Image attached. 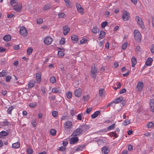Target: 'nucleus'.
Returning <instances> with one entry per match:
<instances>
[{
    "label": "nucleus",
    "mask_w": 154,
    "mask_h": 154,
    "mask_svg": "<svg viewBox=\"0 0 154 154\" xmlns=\"http://www.w3.org/2000/svg\"><path fill=\"white\" fill-rule=\"evenodd\" d=\"M97 72V69L96 67L95 64L91 65V74L92 78H95Z\"/></svg>",
    "instance_id": "obj_1"
},
{
    "label": "nucleus",
    "mask_w": 154,
    "mask_h": 154,
    "mask_svg": "<svg viewBox=\"0 0 154 154\" xmlns=\"http://www.w3.org/2000/svg\"><path fill=\"white\" fill-rule=\"evenodd\" d=\"M73 125L72 122L70 121L66 122L63 125V127L65 130H69L72 127Z\"/></svg>",
    "instance_id": "obj_2"
},
{
    "label": "nucleus",
    "mask_w": 154,
    "mask_h": 154,
    "mask_svg": "<svg viewBox=\"0 0 154 154\" xmlns=\"http://www.w3.org/2000/svg\"><path fill=\"white\" fill-rule=\"evenodd\" d=\"M134 37L135 40L137 42H140L141 41V36L140 33L137 30H134Z\"/></svg>",
    "instance_id": "obj_3"
},
{
    "label": "nucleus",
    "mask_w": 154,
    "mask_h": 154,
    "mask_svg": "<svg viewBox=\"0 0 154 154\" xmlns=\"http://www.w3.org/2000/svg\"><path fill=\"white\" fill-rule=\"evenodd\" d=\"M135 19L138 24L139 25V26L142 29L144 28V26L143 23V22L141 18L140 17L138 16H136Z\"/></svg>",
    "instance_id": "obj_4"
},
{
    "label": "nucleus",
    "mask_w": 154,
    "mask_h": 154,
    "mask_svg": "<svg viewBox=\"0 0 154 154\" xmlns=\"http://www.w3.org/2000/svg\"><path fill=\"white\" fill-rule=\"evenodd\" d=\"M82 131L81 130L80 128L79 127L74 130L72 133L71 136H79L82 134Z\"/></svg>",
    "instance_id": "obj_5"
},
{
    "label": "nucleus",
    "mask_w": 154,
    "mask_h": 154,
    "mask_svg": "<svg viewBox=\"0 0 154 154\" xmlns=\"http://www.w3.org/2000/svg\"><path fill=\"white\" fill-rule=\"evenodd\" d=\"M19 32L20 35L23 36H26L28 34L27 30L24 26L20 28Z\"/></svg>",
    "instance_id": "obj_6"
},
{
    "label": "nucleus",
    "mask_w": 154,
    "mask_h": 154,
    "mask_svg": "<svg viewBox=\"0 0 154 154\" xmlns=\"http://www.w3.org/2000/svg\"><path fill=\"white\" fill-rule=\"evenodd\" d=\"M143 87V84L142 82H138L136 89L137 91H141Z\"/></svg>",
    "instance_id": "obj_7"
},
{
    "label": "nucleus",
    "mask_w": 154,
    "mask_h": 154,
    "mask_svg": "<svg viewBox=\"0 0 154 154\" xmlns=\"http://www.w3.org/2000/svg\"><path fill=\"white\" fill-rule=\"evenodd\" d=\"M52 41V39L51 37H46L45 38L44 42L45 44L49 45L51 44Z\"/></svg>",
    "instance_id": "obj_8"
},
{
    "label": "nucleus",
    "mask_w": 154,
    "mask_h": 154,
    "mask_svg": "<svg viewBox=\"0 0 154 154\" xmlns=\"http://www.w3.org/2000/svg\"><path fill=\"white\" fill-rule=\"evenodd\" d=\"M122 17L124 20L127 21L129 20V12L125 11L124 12Z\"/></svg>",
    "instance_id": "obj_9"
},
{
    "label": "nucleus",
    "mask_w": 154,
    "mask_h": 154,
    "mask_svg": "<svg viewBox=\"0 0 154 154\" xmlns=\"http://www.w3.org/2000/svg\"><path fill=\"white\" fill-rule=\"evenodd\" d=\"M22 8V5L21 3L17 4L14 7L13 9L14 10L17 12H20Z\"/></svg>",
    "instance_id": "obj_10"
},
{
    "label": "nucleus",
    "mask_w": 154,
    "mask_h": 154,
    "mask_svg": "<svg viewBox=\"0 0 154 154\" xmlns=\"http://www.w3.org/2000/svg\"><path fill=\"white\" fill-rule=\"evenodd\" d=\"M79 127L82 131V132H85L89 129V126L87 125H80Z\"/></svg>",
    "instance_id": "obj_11"
},
{
    "label": "nucleus",
    "mask_w": 154,
    "mask_h": 154,
    "mask_svg": "<svg viewBox=\"0 0 154 154\" xmlns=\"http://www.w3.org/2000/svg\"><path fill=\"white\" fill-rule=\"evenodd\" d=\"M102 152L103 154H107L109 152V147L107 146H104L102 148Z\"/></svg>",
    "instance_id": "obj_12"
},
{
    "label": "nucleus",
    "mask_w": 154,
    "mask_h": 154,
    "mask_svg": "<svg viewBox=\"0 0 154 154\" xmlns=\"http://www.w3.org/2000/svg\"><path fill=\"white\" fill-rule=\"evenodd\" d=\"M79 140L78 137H74L71 138L69 140V143L71 144H74L77 143Z\"/></svg>",
    "instance_id": "obj_13"
},
{
    "label": "nucleus",
    "mask_w": 154,
    "mask_h": 154,
    "mask_svg": "<svg viewBox=\"0 0 154 154\" xmlns=\"http://www.w3.org/2000/svg\"><path fill=\"white\" fill-rule=\"evenodd\" d=\"M63 33L66 35L69 32L70 30V28L68 26H65L63 27Z\"/></svg>",
    "instance_id": "obj_14"
},
{
    "label": "nucleus",
    "mask_w": 154,
    "mask_h": 154,
    "mask_svg": "<svg viewBox=\"0 0 154 154\" xmlns=\"http://www.w3.org/2000/svg\"><path fill=\"white\" fill-rule=\"evenodd\" d=\"M76 7L78 12L81 13L83 14L84 10L80 5L76 4Z\"/></svg>",
    "instance_id": "obj_15"
},
{
    "label": "nucleus",
    "mask_w": 154,
    "mask_h": 154,
    "mask_svg": "<svg viewBox=\"0 0 154 154\" xmlns=\"http://www.w3.org/2000/svg\"><path fill=\"white\" fill-rule=\"evenodd\" d=\"M37 82L39 83L41 81V74L40 72L37 73L36 74Z\"/></svg>",
    "instance_id": "obj_16"
},
{
    "label": "nucleus",
    "mask_w": 154,
    "mask_h": 154,
    "mask_svg": "<svg viewBox=\"0 0 154 154\" xmlns=\"http://www.w3.org/2000/svg\"><path fill=\"white\" fill-rule=\"evenodd\" d=\"M152 60H153L152 58L149 57L146 61L145 64L148 66L151 65Z\"/></svg>",
    "instance_id": "obj_17"
},
{
    "label": "nucleus",
    "mask_w": 154,
    "mask_h": 154,
    "mask_svg": "<svg viewBox=\"0 0 154 154\" xmlns=\"http://www.w3.org/2000/svg\"><path fill=\"white\" fill-rule=\"evenodd\" d=\"M150 106L151 111L152 112H154V99H152L150 100Z\"/></svg>",
    "instance_id": "obj_18"
},
{
    "label": "nucleus",
    "mask_w": 154,
    "mask_h": 154,
    "mask_svg": "<svg viewBox=\"0 0 154 154\" xmlns=\"http://www.w3.org/2000/svg\"><path fill=\"white\" fill-rule=\"evenodd\" d=\"M85 145L84 144L78 145L75 151L78 152L82 151L85 148Z\"/></svg>",
    "instance_id": "obj_19"
},
{
    "label": "nucleus",
    "mask_w": 154,
    "mask_h": 154,
    "mask_svg": "<svg viewBox=\"0 0 154 154\" xmlns=\"http://www.w3.org/2000/svg\"><path fill=\"white\" fill-rule=\"evenodd\" d=\"M123 99V98L122 97H117L114 100V101L115 102V103L116 104H117L118 103H119L121 101H122V100Z\"/></svg>",
    "instance_id": "obj_20"
},
{
    "label": "nucleus",
    "mask_w": 154,
    "mask_h": 154,
    "mask_svg": "<svg viewBox=\"0 0 154 154\" xmlns=\"http://www.w3.org/2000/svg\"><path fill=\"white\" fill-rule=\"evenodd\" d=\"M81 90L80 88L77 89L75 92V95L78 97H80L81 95Z\"/></svg>",
    "instance_id": "obj_21"
},
{
    "label": "nucleus",
    "mask_w": 154,
    "mask_h": 154,
    "mask_svg": "<svg viewBox=\"0 0 154 154\" xmlns=\"http://www.w3.org/2000/svg\"><path fill=\"white\" fill-rule=\"evenodd\" d=\"M100 114V111H96L91 116V117L92 119H95Z\"/></svg>",
    "instance_id": "obj_22"
},
{
    "label": "nucleus",
    "mask_w": 154,
    "mask_h": 154,
    "mask_svg": "<svg viewBox=\"0 0 154 154\" xmlns=\"http://www.w3.org/2000/svg\"><path fill=\"white\" fill-rule=\"evenodd\" d=\"M3 39L5 41L8 42L11 40V36L9 35H7L4 36Z\"/></svg>",
    "instance_id": "obj_23"
},
{
    "label": "nucleus",
    "mask_w": 154,
    "mask_h": 154,
    "mask_svg": "<svg viewBox=\"0 0 154 154\" xmlns=\"http://www.w3.org/2000/svg\"><path fill=\"white\" fill-rule=\"evenodd\" d=\"M99 31V29L96 26L94 27L91 29V32L94 34L98 33Z\"/></svg>",
    "instance_id": "obj_24"
},
{
    "label": "nucleus",
    "mask_w": 154,
    "mask_h": 154,
    "mask_svg": "<svg viewBox=\"0 0 154 154\" xmlns=\"http://www.w3.org/2000/svg\"><path fill=\"white\" fill-rule=\"evenodd\" d=\"M71 39L73 42H77L79 40L78 36L76 35L72 36L71 37Z\"/></svg>",
    "instance_id": "obj_25"
},
{
    "label": "nucleus",
    "mask_w": 154,
    "mask_h": 154,
    "mask_svg": "<svg viewBox=\"0 0 154 154\" xmlns=\"http://www.w3.org/2000/svg\"><path fill=\"white\" fill-rule=\"evenodd\" d=\"M131 61L132 64L131 66L132 67H134L137 63L136 58L135 57H133L131 59Z\"/></svg>",
    "instance_id": "obj_26"
},
{
    "label": "nucleus",
    "mask_w": 154,
    "mask_h": 154,
    "mask_svg": "<svg viewBox=\"0 0 154 154\" xmlns=\"http://www.w3.org/2000/svg\"><path fill=\"white\" fill-rule=\"evenodd\" d=\"M35 82L32 81H30L29 82L28 85V88H31L34 87L35 85Z\"/></svg>",
    "instance_id": "obj_27"
},
{
    "label": "nucleus",
    "mask_w": 154,
    "mask_h": 154,
    "mask_svg": "<svg viewBox=\"0 0 154 154\" xmlns=\"http://www.w3.org/2000/svg\"><path fill=\"white\" fill-rule=\"evenodd\" d=\"M20 146V143L17 142L12 144V147L13 148H19Z\"/></svg>",
    "instance_id": "obj_28"
},
{
    "label": "nucleus",
    "mask_w": 154,
    "mask_h": 154,
    "mask_svg": "<svg viewBox=\"0 0 154 154\" xmlns=\"http://www.w3.org/2000/svg\"><path fill=\"white\" fill-rule=\"evenodd\" d=\"M105 34L106 33L104 31H101L99 38L100 39L103 38L105 36Z\"/></svg>",
    "instance_id": "obj_29"
},
{
    "label": "nucleus",
    "mask_w": 154,
    "mask_h": 154,
    "mask_svg": "<svg viewBox=\"0 0 154 154\" xmlns=\"http://www.w3.org/2000/svg\"><path fill=\"white\" fill-rule=\"evenodd\" d=\"M52 91L54 93H60V91L58 89V88H53L52 90Z\"/></svg>",
    "instance_id": "obj_30"
},
{
    "label": "nucleus",
    "mask_w": 154,
    "mask_h": 154,
    "mask_svg": "<svg viewBox=\"0 0 154 154\" xmlns=\"http://www.w3.org/2000/svg\"><path fill=\"white\" fill-rule=\"evenodd\" d=\"M90 98V96L88 95L83 96L82 100L84 101H87L89 100Z\"/></svg>",
    "instance_id": "obj_31"
},
{
    "label": "nucleus",
    "mask_w": 154,
    "mask_h": 154,
    "mask_svg": "<svg viewBox=\"0 0 154 154\" xmlns=\"http://www.w3.org/2000/svg\"><path fill=\"white\" fill-rule=\"evenodd\" d=\"M51 7V5L49 4H48L45 5L43 8L44 11H46L49 9Z\"/></svg>",
    "instance_id": "obj_32"
},
{
    "label": "nucleus",
    "mask_w": 154,
    "mask_h": 154,
    "mask_svg": "<svg viewBox=\"0 0 154 154\" xmlns=\"http://www.w3.org/2000/svg\"><path fill=\"white\" fill-rule=\"evenodd\" d=\"M130 122L129 121V120L127 119L126 120H125L124 121V122L122 123V125L126 126L129 124H130Z\"/></svg>",
    "instance_id": "obj_33"
},
{
    "label": "nucleus",
    "mask_w": 154,
    "mask_h": 154,
    "mask_svg": "<svg viewBox=\"0 0 154 154\" xmlns=\"http://www.w3.org/2000/svg\"><path fill=\"white\" fill-rule=\"evenodd\" d=\"M67 98L68 99H70L71 98L72 96V94L70 91H68L66 93Z\"/></svg>",
    "instance_id": "obj_34"
},
{
    "label": "nucleus",
    "mask_w": 154,
    "mask_h": 154,
    "mask_svg": "<svg viewBox=\"0 0 154 154\" xmlns=\"http://www.w3.org/2000/svg\"><path fill=\"white\" fill-rule=\"evenodd\" d=\"M108 22L106 21H104L101 24V27L102 28H104L107 25Z\"/></svg>",
    "instance_id": "obj_35"
},
{
    "label": "nucleus",
    "mask_w": 154,
    "mask_h": 154,
    "mask_svg": "<svg viewBox=\"0 0 154 154\" xmlns=\"http://www.w3.org/2000/svg\"><path fill=\"white\" fill-rule=\"evenodd\" d=\"M50 133L53 136H55L56 134V131L54 129H52L51 130Z\"/></svg>",
    "instance_id": "obj_36"
},
{
    "label": "nucleus",
    "mask_w": 154,
    "mask_h": 154,
    "mask_svg": "<svg viewBox=\"0 0 154 154\" xmlns=\"http://www.w3.org/2000/svg\"><path fill=\"white\" fill-rule=\"evenodd\" d=\"M32 49L31 48H28L27 51V54L28 55H30L32 52Z\"/></svg>",
    "instance_id": "obj_37"
},
{
    "label": "nucleus",
    "mask_w": 154,
    "mask_h": 154,
    "mask_svg": "<svg viewBox=\"0 0 154 154\" xmlns=\"http://www.w3.org/2000/svg\"><path fill=\"white\" fill-rule=\"evenodd\" d=\"M50 81L52 83H54L56 82V78L54 76H52L50 79Z\"/></svg>",
    "instance_id": "obj_38"
},
{
    "label": "nucleus",
    "mask_w": 154,
    "mask_h": 154,
    "mask_svg": "<svg viewBox=\"0 0 154 154\" xmlns=\"http://www.w3.org/2000/svg\"><path fill=\"white\" fill-rule=\"evenodd\" d=\"M104 89L103 88H101L99 90V94L100 97H102L103 96V94L104 92Z\"/></svg>",
    "instance_id": "obj_39"
},
{
    "label": "nucleus",
    "mask_w": 154,
    "mask_h": 154,
    "mask_svg": "<svg viewBox=\"0 0 154 154\" xmlns=\"http://www.w3.org/2000/svg\"><path fill=\"white\" fill-rule=\"evenodd\" d=\"M6 76V73L5 71L3 70L0 72V77H4Z\"/></svg>",
    "instance_id": "obj_40"
},
{
    "label": "nucleus",
    "mask_w": 154,
    "mask_h": 154,
    "mask_svg": "<svg viewBox=\"0 0 154 154\" xmlns=\"http://www.w3.org/2000/svg\"><path fill=\"white\" fill-rule=\"evenodd\" d=\"M57 54L60 57H63L64 55L63 51H58Z\"/></svg>",
    "instance_id": "obj_41"
},
{
    "label": "nucleus",
    "mask_w": 154,
    "mask_h": 154,
    "mask_svg": "<svg viewBox=\"0 0 154 154\" xmlns=\"http://www.w3.org/2000/svg\"><path fill=\"white\" fill-rule=\"evenodd\" d=\"M65 39L64 38H62L60 41V44L61 45H64L65 44Z\"/></svg>",
    "instance_id": "obj_42"
},
{
    "label": "nucleus",
    "mask_w": 154,
    "mask_h": 154,
    "mask_svg": "<svg viewBox=\"0 0 154 154\" xmlns=\"http://www.w3.org/2000/svg\"><path fill=\"white\" fill-rule=\"evenodd\" d=\"M115 125V124H113L109 126L107 128V131H109L112 129L114 127Z\"/></svg>",
    "instance_id": "obj_43"
},
{
    "label": "nucleus",
    "mask_w": 154,
    "mask_h": 154,
    "mask_svg": "<svg viewBox=\"0 0 154 154\" xmlns=\"http://www.w3.org/2000/svg\"><path fill=\"white\" fill-rule=\"evenodd\" d=\"M1 133L3 137L5 136H7L8 135V133L5 131H2L0 132Z\"/></svg>",
    "instance_id": "obj_44"
},
{
    "label": "nucleus",
    "mask_w": 154,
    "mask_h": 154,
    "mask_svg": "<svg viewBox=\"0 0 154 154\" xmlns=\"http://www.w3.org/2000/svg\"><path fill=\"white\" fill-rule=\"evenodd\" d=\"M13 109V106H11L8 108L7 112L9 114H11V112Z\"/></svg>",
    "instance_id": "obj_45"
},
{
    "label": "nucleus",
    "mask_w": 154,
    "mask_h": 154,
    "mask_svg": "<svg viewBox=\"0 0 154 154\" xmlns=\"http://www.w3.org/2000/svg\"><path fill=\"white\" fill-rule=\"evenodd\" d=\"M33 150L32 148H28L27 149V152L28 154H31Z\"/></svg>",
    "instance_id": "obj_46"
},
{
    "label": "nucleus",
    "mask_w": 154,
    "mask_h": 154,
    "mask_svg": "<svg viewBox=\"0 0 154 154\" xmlns=\"http://www.w3.org/2000/svg\"><path fill=\"white\" fill-rule=\"evenodd\" d=\"M11 5L13 7H14L17 5L16 2L15 0H11Z\"/></svg>",
    "instance_id": "obj_47"
},
{
    "label": "nucleus",
    "mask_w": 154,
    "mask_h": 154,
    "mask_svg": "<svg viewBox=\"0 0 154 154\" xmlns=\"http://www.w3.org/2000/svg\"><path fill=\"white\" fill-rule=\"evenodd\" d=\"M83 116L82 113H80L77 116V118L79 120H81L82 119V116Z\"/></svg>",
    "instance_id": "obj_48"
},
{
    "label": "nucleus",
    "mask_w": 154,
    "mask_h": 154,
    "mask_svg": "<svg viewBox=\"0 0 154 154\" xmlns=\"http://www.w3.org/2000/svg\"><path fill=\"white\" fill-rule=\"evenodd\" d=\"M3 123L4 124V125L8 126L10 125V122L6 120H5L3 121Z\"/></svg>",
    "instance_id": "obj_49"
},
{
    "label": "nucleus",
    "mask_w": 154,
    "mask_h": 154,
    "mask_svg": "<svg viewBox=\"0 0 154 154\" xmlns=\"http://www.w3.org/2000/svg\"><path fill=\"white\" fill-rule=\"evenodd\" d=\"M154 124L152 122H149L147 125V126L149 128H151L153 126Z\"/></svg>",
    "instance_id": "obj_50"
},
{
    "label": "nucleus",
    "mask_w": 154,
    "mask_h": 154,
    "mask_svg": "<svg viewBox=\"0 0 154 154\" xmlns=\"http://www.w3.org/2000/svg\"><path fill=\"white\" fill-rule=\"evenodd\" d=\"M42 22L43 20L41 18H38L37 20V23L38 24H41L42 23Z\"/></svg>",
    "instance_id": "obj_51"
},
{
    "label": "nucleus",
    "mask_w": 154,
    "mask_h": 154,
    "mask_svg": "<svg viewBox=\"0 0 154 154\" xmlns=\"http://www.w3.org/2000/svg\"><path fill=\"white\" fill-rule=\"evenodd\" d=\"M37 105V103H31L29 104V106L31 107H34Z\"/></svg>",
    "instance_id": "obj_52"
},
{
    "label": "nucleus",
    "mask_w": 154,
    "mask_h": 154,
    "mask_svg": "<svg viewBox=\"0 0 154 154\" xmlns=\"http://www.w3.org/2000/svg\"><path fill=\"white\" fill-rule=\"evenodd\" d=\"M140 49L141 48L138 45L136 47L135 51L137 53H138L140 51Z\"/></svg>",
    "instance_id": "obj_53"
},
{
    "label": "nucleus",
    "mask_w": 154,
    "mask_h": 154,
    "mask_svg": "<svg viewBox=\"0 0 154 154\" xmlns=\"http://www.w3.org/2000/svg\"><path fill=\"white\" fill-rule=\"evenodd\" d=\"M65 16V14L64 13H61L58 14V17L60 18H63Z\"/></svg>",
    "instance_id": "obj_54"
},
{
    "label": "nucleus",
    "mask_w": 154,
    "mask_h": 154,
    "mask_svg": "<svg viewBox=\"0 0 154 154\" xmlns=\"http://www.w3.org/2000/svg\"><path fill=\"white\" fill-rule=\"evenodd\" d=\"M127 44H128V43L127 42H126L125 43L122 45V49L123 50L125 49L126 48L127 46Z\"/></svg>",
    "instance_id": "obj_55"
},
{
    "label": "nucleus",
    "mask_w": 154,
    "mask_h": 154,
    "mask_svg": "<svg viewBox=\"0 0 154 154\" xmlns=\"http://www.w3.org/2000/svg\"><path fill=\"white\" fill-rule=\"evenodd\" d=\"M66 149V147L64 146H62L60 147L59 149V150L61 151H63Z\"/></svg>",
    "instance_id": "obj_56"
},
{
    "label": "nucleus",
    "mask_w": 154,
    "mask_h": 154,
    "mask_svg": "<svg viewBox=\"0 0 154 154\" xmlns=\"http://www.w3.org/2000/svg\"><path fill=\"white\" fill-rule=\"evenodd\" d=\"M11 79V76L10 75L8 76L6 78V82H9L10 81Z\"/></svg>",
    "instance_id": "obj_57"
},
{
    "label": "nucleus",
    "mask_w": 154,
    "mask_h": 154,
    "mask_svg": "<svg viewBox=\"0 0 154 154\" xmlns=\"http://www.w3.org/2000/svg\"><path fill=\"white\" fill-rule=\"evenodd\" d=\"M111 134L115 138H117L118 137V135L116 132H112L111 133Z\"/></svg>",
    "instance_id": "obj_58"
},
{
    "label": "nucleus",
    "mask_w": 154,
    "mask_h": 154,
    "mask_svg": "<svg viewBox=\"0 0 154 154\" xmlns=\"http://www.w3.org/2000/svg\"><path fill=\"white\" fill-rule=\"evenodd\" d=\"M20 48V46L18 45H15L13 47V48L14 50H17L19 49Z\"/></svg>",
    "instance_id": "obj_59"
},
{
    "label": "nucleus",
    "mask_w": 154,
    "mask_h": 154,
    "mask_svg": "<svg viewBox=\"0 0 154 154\" xmlns=\"http://www.w3.org/2000/svg\"><path fill=\"white\" fill-rule=\"evenodd\" d=\"M57 114H58L57 112L56 111H53L52 112V115L54 117H56L57 115Z\"/></svg>",
    "instance_id": "obj_60"
},
{
    "label": "nucleus",
    "mask_w": 154,
    "mask_h": 154,
    "mask_svg": "<svg viewBox=\"0 0 154 154\" xmlns=\"http://www.w3.org/2000/svg\"><path fill=\"white\" fill-rule=\"evenodd\" d=\"M92 109V108H87V109H86V113L88 114L90 112H91V111Z\"/></svg>",
    "instance_id": "obj_61"
},
{
    "label": "nucleus",
    "mask_w": 154,
    "mask_h": 154,
    "mask_svg": "<svg viewBox=\"0 0 154 154\" xmlns=\"http://www.w3.org/2000/svg\"><path fill=\"white\" fill-rule=\"evenodd\" d=\"M87 41L85 39H82L80 41L81 44H83L84 43H85L87 42Z\"/></svg>",
    "instance_id": "obj_62"
},
{
    "label": "nucleus",
    "mask_w": 154,
    "mask_h": 154,
    "mask_svg": "<svg viewBox=\"0 0 154 154\" xmlns=\"http://www.w3.org/2000/svg\"><path fill=\"white\" fill-rule=\"evenodd\" d=\"M126 92V90L125 88L122 89L120 91L119 93L120 94H123Z\"/></svg>",
    "instance_id": "obj_63"
},
{
    "label": "nucleus",
    "mask_w": 154,
    "mask_h": 154,
    "mask_svg": "<svg viewBox=\"0 0 154 154\" xmlns=\"http://www.w3.org/2000/svg\"><path fill=\"white\" fill-rule=\"evenodd\" d=\"M151 51L152 53H154V44L152 45V48L151 49Z\"/></svg>",
    "instance_id": "obj_64"
}]
</instances>
